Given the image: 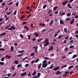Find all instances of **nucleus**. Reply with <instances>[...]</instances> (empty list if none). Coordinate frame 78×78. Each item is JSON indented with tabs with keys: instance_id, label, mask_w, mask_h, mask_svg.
I'll use <instances>...</instances> for the list:
<instances>
[{
	"instance_id": "nucleus-55",
	"label": "nucleus",
	"mask_w": 78,
	"mask_h": 78,
	"mask_svg": "<svg viewBox=\"0 0 78 78\" xmlns=\"http://www.w3.org/2000/svg\"><path fill=\"white\" fill-rule=\"evenodd\" d=\"M64 14H65V12H62V13L61 14V16H64Z\"/></svg>"
},
{
	"instance_id": "nucleus-10",
	"label": "nucleus",
	"mask_w": 78,
	"mask_h": 78,
	"mask_svg": "<svg viewBox=\"0 0 78 78\" xmlns=\"http://www.w3.org/2000/svg\"><path fill=\"white\" fill-rule=\"evenodd\" d=\"M13 64H19V61L17 60H16L13 63Z\"/></svg>"
},
{
	"instance_id": "nucleus-20",
	"label": "nucleus",
	"mask_w": 78,
	"mask_h": 78,
	"mask_svg": "<svg viewBox=\"0 0 78 78\" xmlns=\"http://www.w3.org/2000/svg\"><path fill=\"white\" fill-rule=\"evenodd\" d=\"M74 21H75V20L74 19H73L71 22L70 23V24L71 25H72V24H73V23H74Z\"/></svg>"
},
{
	"instance_id": "nucleus-36",
	"label": "nucleus",
	"mask_w": 78,
	"mask_h": 78,
	"mask_svg": "<svg viewBox=\"0 0 78 78\" xmlns=\"http://www.w3.org/2000/svg\"><path fill=\"white\" fill-rule=\"evenodd\" d=\"M25 51V50H23V51H19V53H23Z\"/></svg>"
},
{
	"instance_id": "nucleus-17",
	"label": "nucleus",
	"mask_w": 78,
	"mask_h": 78,
	"mask_svg": "<svg viewBox=\"0 0 78 78\" xmlns=\"http://www.w3.org/2000/svg\"><path fill=\"white\" fill-rule=\"evenodd\" d=\"M45 44H44V46H47V45H49V42H47Z\"/></svg>"
},
{
	"instance_id": "nucleus-44",
	"label": "nucleus",
	"mask_w": 78,
	"mask_h": 78,
	"mask_svg": "<svg viewBox=\"0 0 78 78\" xmlns=\"http://www.w3.org/2000/svg\"><path fill=\"white\" fill-rule=\"evenodd\" d=\"M39 59H36L35 60V63L37 62H38V61H39Z\"/></svg>"
},
{
	"instance_id": "nucleus-35",
	"label": "nucleus",
	"mask_w": 78,
	"mask_h": 78,
	"mask_svg": "<svg viewBox=\"0 0 78 78\" xmlns=\"http://www.w3.org/2000/svg\"><path fill=\"white\" fill-rule=\"evenodd\" d=\"M5 58L4 57H3L2 58L1 61H5Z\"/></svg>"
},
{
	"instance_id": "nucleus-63",
	"label": "nucleus",
	"mask_w": 78,
	"mask_h": 78,
	"mask_svg": "<svg viewBox=\"0 0 78 78\" xmlns=\"http://www.w3.org/2000/svg\"><path fill=\"white\" fill-rule=\"evenodd\" d=\"M48 64H51V62L50 61H48Z\"/></svg>"
},
{
	"instance_id": "nucleus-15",
	"label": "nucleus",
	"mask_w": 78,
	"mask_h": 78,
	"mask_svg": "<svg viewBox=\"0 0 78 78\" xmlns=\"http://www.w3.org/2000/svg\"><path fill=\"white\" fill-rule=\"evenodd\" d=\"M28 57H26L25 58H23L22 59V61H24V60L27 59H28Z\"/></svg>"
},
{
	"instance_id": "nucleus-56",
	"label": "nucleus",
	"mask_w": 78,
	"mask_h": 78,
	"mask_svg": "<svg viewBox=\"0 0 78 78\" xmlns=\"http://www.w3.org/2000/svg\"><path fill=\"white\" fill-rule=\"evenodd\" d=\"M34 53H32L30 54V56H34Z\"/></svg>"
},
{
	"instance_id": "nucleus-5",
	"label": "nucleus",
	"mask_w": 78,
	"mask_h": 78,
	"mask_svg": "<svg viewBox=\"0 0 78 78\" xmlns=\"http://www.w3.org/2000/svg\"><path fill=\"white\" fill-rule=\"evenodd\" d=\"M55 74L57 75H61V72L60 71H58L55 73Z\"/></svg>"
},
{
	"instance_id": "nucleus-60",
	"label": "nucleus",
	"mask_w": 78,
	"mask_h": 78,
	"mask_svg": "<svg viewBox=\"0 0 78 78\" xmlns=\"http://www.w3.org/2000/svg\"><path fill=\"white\" fill-rule=\"evenodd\" d=\"M30 37H31V36H30V35H29L28 36V39H30Z\"/></svg>"
},
{
	"instance_id": "nucleus-4",
	"label": "nucleus",
	"mask_w": 78,
	"mask_h": 78,
	"mask_svg": "<svg viewBox=\"0 0 78 78\" xmlns=\"http://www.w3.org/2000/svg\"><path fill=\"white\" fill-rule=\"evenodd\" d=\"M64 31L66 33H69V30H68L67 29V28H65L64 29Z\"/></svg>"
},
{
	"instance_id": "nucleus-38",
	"label": "nucleus",
	"mask_w": 78,
	"mask_h": 78,
	"mask_svg": "<svg viewBox=\"0 0 78 78\" xmlns=\"http://www.w3.org/2000/svg\"><path fill=\"white\" fill-rule=\"evenodd\" d=\"M17 13V10H15L13 14L14 15H16V13Z\"/></svg>"
},
{
	"instance_id": "nucleus-21",
	"label": "nucleus",
	"mask_w": 78,
	"mask_h": 78,
	"mask_svg": "<svg viewBox=\"0 0 78 78\" xmlns=\"http://www.w3.org/2000/svg\"><path fill=\"white\" fill-rule=\"evenodd\" d=\"M41 73H38L37 75V76H38V77H40V76H41Z\"/></svg>"
},
{
	"instance_id": "nucleus-33",
	"label": "nucleus",
	"mask_w": 78,
	"mask_h": 78,
	"mask_svg": "<svg viewBox=\"0 0 78 78\" xmlns=\"http://www.w3.org/2000/svg\"><path fill=\"white\" fill-rule=\"evenodd\" d=\"M10 49L11 51H13L14 50V47H13V46H12L11 47Z\"/></svg>"
},
{
	"instance_id": "nucleus-40",
	"label": "nucleus",
	"mask_w": 78,
	"mask_h": 78,
	"mask_svg": "<svg viewBox=\"0 0 78 78\" xmlns=\"http://www.w3.org/2000/svg\"><path fill=\"white\" fill-rule=\"evenodd\" d=\"M46 6H47V5H44L43 6V9H45L46 8Z\"/></svg>"
},
{
	"instance_id": "nucleus-30",
	"label": "nucleus",
	"mask_w": 78,
	"mask_h": 78,
	"mask_svg": "<svg viewBox=\"0 0 78 78\" xmlns=\"http://www.w3.org/2000/svg\"><path fill=\"white\" fill-rule=\"evenodd\" d=\"M34 34H35V36L36 37H37L38 36H39V34H38L34 33Z\"/></svg>"
},
{
	"instance_id": "nucleus-58",
	"label": "nucleus",
	"mask_w": 78,
	"mask_h": 78,
	"mask_svg": "<svg viewBox=\"0 0 78 78\" xmlns=\"http://www.w3.org/2000/svg\"><path fill=\"white\" fill-rule=\"evenodd\" d=\"M26 23H27V22H24L22 23L23 25H25V24H26Z\"/></svg>"
},
{
	"instance_id": "nucleus-18",
	"label": "nucleus",
	"mask_w": 78,
	"mask_h": 78,
	"mask_svg": "<svg viewBox=\"0 0 78 78\" xmlns=\"http://www.w3.org/2000/svg\"><path fill=\"white\" fill-rule=\"evenodd\" d=\"M11 27V25L7 26L5 27V29H8V28H9V27Z\"/></svg>"
},
{
	"instance_id": "nucleus-14",
	"label": "nucleus",
	"mask_w": 78,
	"mask_h": 78,
	"mask_svg": "<svg viewBox=\"0 0 78 78\" xmlns=\"http://www.w3.org/2000/svg\"><path fill=\"white\" fill-rule=\"evenodd\" d=\"M53 22H54L53 20H52L50 22V23H49V25H53Z\"/></svg>"
},
{
	"instance_id": "nucleus-19",
	"label": "nucleus",
	"mask_w": 78,
	"mask_h": 78,
	"mask_svg": "<svg viewBox=\"0 0 78 78\" xmlns=\"http://www.w3.org/2000/svg\"><path fill=\"white\" fill-rule=\"evenodd\" d=\"M5 34H6V33H2L0 34V36H3V35H5Z\"/></svg>"
},
{
	"instance_id": "nucleus-28",
	"label": "nucleus",
	"mask_w": 78,
	"mask_h": 78,
	"mask_svg": "<svg viewBox=\"0 0 78 78\" xmlns=\"http://www.w3.org/2000/svg\"><path fill=\"white\" fill-rule=\"evenodd\" d=\"M47 60H44L43 62V64H47Z\"/></svg>"
},
{
	"instance_id": "nucleus-42",
	"label": "nucleus",
	"mask_w": 78,
	"mask_h": 78,
	"mask_svg": "<svg viewBox=\"0 0 78 78\" xmlns=\"http://www.w3.org/2000/svg\"><path fill=\"white\" fill-rule=\"evenodd\" d=\"M20 36L21 39H22V38H23V35H22L21 34H20Z\"/></svg>"
},
{
	"instance_id": "nucleus-51",
	"label": "nucleus",
	"mask_w": 78,
	"mask_h": 78,
	"mask_svg": "<svg viewBox=\"0 0 78 78\" xmlns=\"http://www.w3.org/2000/svg\"><path fill=\"white\" fill-rule=\"evenodd\" d=\"M61 37H62V36H59V37L58 38V39H61Z\"/></svg>"
},
{
	"instance_id": "nucleus-47",
	"label": "nucleus",
	"mask_w": 78,
	"mask_h": 78,
	"mask_svg": "<svg viewBox=\"0 0 78 78\" xmlns=\"http://www.w3.org/2000/svg\"><path fill=\"white\" fill-rule=\"evenodd\" d=\"M12 3H13V2H10L8 4V5H12Z\"/></svg>"
},
{
	"instance_id": "nucleus-41",
	"label": "nucleus",
	"mask_w": 78,
	"mask_h": 78,
	"mask_svg": "<svg viewBox=\"0 0 78 78\" xmlns=\"http://www.w3.org/2000/svg\"><path fill=\"white\" fill-rule=\"evenodd\" d=\"M38 78V76L37 75H35L33 77V78Z\"/></svg>"
},
{
	"instance_id": "nucleus-43",
	"label": "nucleus",
	"mask_w": 78,
	"mask_h": 78,
	"mask_svg": "<svg viewBox=\"0 0 78 78\" xmlns=\"http://www.w3.org/2000/svg\"><path fill=\"white\" fill-rule=\"evenodd\" d=\"M71 15V14H70V13H68L67 14V17H69V16H70Z\"/></svg>"
},
{
	"instance_id": "nucleus-29",
	"label": "nucleus",
	"mask_w": 78,
	"mask_h": 78,
	"mask_svg": "<svg viewBox=\"0 0 78 78\" xmlns=\"http://www.w3.org/2000/svg\"><path fill=\"white\" fill-rule=\"evenodd\" d=\"M11 12H7L6 13V14L7 15H9V14H11Z\"/></svg>"
},
{
	"instance_id": "nucleus-45",
	"label": "nucleus",
	"mask_w": 78,
	"mask_h": 78,
	"mask_svg": "<svg viewBox=\"0 0 78 78\" xmlns=\"http://www.w3.org/2000/svg\"><path fill=\"white\" fill-rule=\"evenodd\" d=\"M5 49L3 48H0V51H5Z\"/></svg>"
},
{
	"instance_id": "nucleus-25",
	"label": "nucleus",
	"mask_w": 78,
	"mask_h": 78,
	"mask_svg": "<svg viewBox=\"0 0 78 78\" xmlns=\"http://www.w3.org/2000/svg\"><path fill=\"white\" fill-rule=\"evenodd\" d=\"M72 68H73V66H70L68 68V69H72Z\"/></svg>"
},
{
	"instance_id": "nucleus-7",
	"label": "nucleus",
	"mask_w": 78,
	"mask_h": 78,
	"mask_svg": "<svg viewBox=\"0 0 78 78\" xmlns=\"http://www.w3.org/2000/svg\"><path fill=\"white\" fill-rule=\"evenodd\" d=\"M59 69V66H57V67L54 68L53 69V70L54 71H56V70H58Z\"/></svg>"
},
{
	"instance_id": "nucleus-12",
	"label": "nucleus",
	"mask_w": 78,
	"mask_h": 78,
	"mask_svg": "<svg viewBox=\"0 0 78 78\" xmlns=\"http://www.w3.org/2000/svg\"><path fill=\"white\" fill-rule=\"evenodd\" d=\"M24 28L26 29L27 30H29V27L27 26H25L24 27Z\"/></svg>"
},
{
	"instance_id": "nucleus-50",
	"label": "nucleus",
	"mask_w": 78,
	"mask_h": 78,
	"mask_svg": "<svg viewBox=\"0 0 78 78\" xmlns=\"http://www.w3.org/2000/svg\"><path fill=\"white\" fill-rule=\"evenodd\" d=\"M23 54H20V55H18L17 56H18V57H20V56H22V55H23Z\"/></svg>"
},
{
	"instance_id": "nucleus-46",
	"label": "nucleus",
	"mask_w": 78,
	"mask_h": 78,
	"mask_svg": "<svg viewBox=\"0 0 78 78\" xmlns=\"http://www.w3.org/2000/svg\"><path fill=\"white\" fill-rule=\"evenodd\" d=\"M0 65H2H2H3V64H4V62H0Z\"/></svg>"
},
{
	"instance_id": "nucleus-49",
	"label": "nucleus",
	"mask_w": 78,
	"mask_h": 78,
	"mask_svg": "<svg viewBox=\"0 0 78 78\" xmlns=\"http://www.w3.org/2000/svg\"><path fill=\"white\" fill-rule=\"evenodd\" d=\"M22 66V65L21 64H19L17 65L18 67H21Z\"/></svg>"
},
{
	"instance_id": "nucleus-9",
	"label": "nucleus",
	"mask_w": 78,
	"mask_h": 78,
	"mask_svg": "<svg viewBox=\"0 0 78 78\" xmlns=\"http://www.w3.org/2000/svg\"><path fill=\"white\" fill-rule=\"evenodd\" d=\"M43 42L44 43H46V42H48V38H47L44 41H43Z\"/></svg>"
},
{
	"instance_id": "nucleus-22",
	"label": "nucleus",
	"mask_w": 78,
	"mask_h": 78,
	"mask_svg": "<svg viewBox=\"0 0 78 78\" xmlns=\"http://www.w3.org/2000/svg\"><path fill=\"white\" fill-rule=\"evenodd\" d=\"M76 57H77V55H76V54L75 55H73L72 58L73 59V58H76Z\"/></svg>"
},
{
	"instance_id": "nucleus-1",
	"label": "nucleus",
	"mask_w": 78,
	"mask_h": 78,
	"mask_svg": "<svg viewBox=\"0 0 78 78\" xmlns=\"http://www.w3.org/2000/svg\"><path fill=\"white\" fill-rule=\"evenodd\" d=\"M16 29V27H15L14 26H13L11 27L10 28H8L9 30H15V29Z\"/></svg>"
},
{
	"instance_id": "nucleus-32",
	"label": "nucleus",
	"mask_w": 78,
	"mask_h": 78,
	"mask_svg": "<svg viewBox=\"0 0 78 78\" xmlns=\"http://www.w3.org/2000/svg\"><path fill=\"white\" fill-rule=\"evenodd\" d=\"M17 74V72H15L12 75V76H15V75Z\"/></svg>"
},
{
	"instance_id": "nucleus-48",
	"label": "nucleus",
	"mask_w": 78,
	"mask_h": 78,
	"mask_svg": "<svg viewBox=\"0 0 78 78\" xmlns=\"http://www.w3.org/2000/svg\"><path fill=\"white\" fill-rule=\"evenodd\" d=\"M58 34L57 33H56L55 34L54 36L55 37H56V36H58Z\"/></svg>"
},
{
	"instance_id": "nucleus-11",
	"label": "nucleus",
	"mask_w": 78,
	"mask_h": 78,
	"mask_svg": "<svg viewBox=\"0 0 78 78\" xmlns=\"http://www.w3.org/2000/svg\"><path fill=\"white\" fill-rule=\"evenodd\" d=\"M36 73H37V72L36 71H34L33 72V73L32 74V75L33 76H34V75H36Z\"/></svg>"
},
{
	"instance_id": "nucleus-27",
	"label": "nucleus",
	"mask_w": 78,
	"mask_h": 78,
	"mask_svg": "<svg viewBox=\"0 0 78 78\" xmlns=\"http://www.w3.org/2000/svg\"><path fill=\"white\" fill-rule=\"evenodd\" d=\"M41 67V63H40L38 65V68L40 69Z\"/></svg>"
},
{
	"instance_id": "nucleus-34",
	"label": "nucleus",
	"mask_w": 78,
	"mask_h": 78,
	"mask_svg": "<svg viewBox=\"0 0 78 78\" xmlns=\"http://www.w3.org/2000/svg\"><path fill=\"white\" fill-rule=\"evenodd\" d=\"M57 8H58V6H56L54 8L53 10H55L56 9H57Z\"/></svg>"
},
{
	"instance_id": "nucleus-53",
	"label": "nucleus",
	"mask_w": 78,
	"mask_h": 78,
	"mask_svg": "<svg viewBox=\"0 0 78 78\" xmlns=\"http://www.w3.org/2000/svg\"><path fill=\"white\" fill-rule=\"evenodd\" d=\"M73 40H71L69 42V43H70L71 44H72V43H73Z\"/></svg>"
},
{
	"instance_id": "nucleus-64",
	"label": "nucleus",
	"mask_w": 78,
	"mask_h": 78,
	"mask_svg": "<svg viewBox=\"0 0 78 78\" xmlns=\"http://www.w3.org/2000/svg\"><path fill=\"white\" fill-rule=\"evenodd\" d=\"M76 34H78V30H77L76 31V32H75Z\"/></svg>"
},
{
	"instance_id": "nucleus-61",
	"label": "nucleus",
	"mask_w": 78,
	"mask_h": 78,
	"mask_svg": "<svg viewBox=\"0 0 78 78\" xmlns=\"http://www.w3.org/2000/svg\"><path fill=\"white\" fill-rule=\"evenodd\" d=\"M67 42V41L65 40L63 41V44H66Z\"/></svg>"
},
{
	"instance_id": "nucleus-3",
	"label": "nucleus",
	"mask_w": 78,
	"mask_h": 78,
	"mask_svg": "<svg viewBox=\"0 0 78 78\" xmlns=\"http://www.w3.org/2000/svg\"><path fill=\"white\" fill-rule=\"evenodd\" d=\"M48 66V64L47 63H43L42 67H44V68H45L47 66Z\"/></svg>"
},
{
	"instance_id": "nucleus-54",
	"label": "nucleus",
	"mask_w": 78,
	"mask_h": 78,
	"mask_svg": "<svg viewBox=\"0 0 78 78\" xmlns=\"http://www.w3.org/2000/svg\"><path fill=\"white\" fill-rule=\"evenodd\" d=\"M16 6H19V2H17L16 3Z\"/></svg>"
},
{
	"instance_id": "nucleus-59",
	"label": "nucleus",
	"mask_w": 78,
	"mask_h": 78,
	"mask_svg": "<svg viewBox=\"0 0 78 78\" xmlns=\"http://www.w3.org/2000/svg\"><path fill=\"white\" fill-rule=\"evenodd\" d=\"M73 47H74V46H70L69 47V48H73Z\"/></svg>"
},
{
	"instance_id": "nucleus-52",
	"label": "nucleus",
	"mask_w": 78,
	"mask_h": 78,
	"mask_svg": "<svg viewBox=\"0 0 78 78\" xmlns=\"http://www.w3.org/2000/svg\"><path fill=\"white\" fill-rule=\"evenodd\" d=\"M28 66H29V64H26L25 67H28Z\"/></svg>"
},
{
	"instance_id": "nucleus-6",
	"label": "nucleus",
	"mask_w": 78,
	"mask_h": 78,
	"mask_svg": "<svg viewBox=\"0 0 78 78\" xmlns=\"http://www.w3.org/2000/svg\"><path fill=\"white\" fill-rule=\"evenodd\" d=\"M68 2V1H66L62 3V5H66L67 3Z\"/></svg>"
},
{
	"instance_id": "nucleus-26",
	"label": "nucleus",
	"mask_w": 78,
	"mask_h": 78,
	"mask_svg": "<svg viewBox=\"0 0 78 78\" xmlns=\"http://www.w3.org/2000/svg\"><path fill=\"white\" fill-rule=\"evenodd\" d=\"M53 64H51V67H49L50 69H53Z\"/></svg>"
},
{
	"instance_id": "nucleus-62",
	"label": "nucleus",
	"mask_w": 78,
	"mask_h": 78,
	"mask_svg": "<svg viewBox=\"0 0 78 78\" xmlns=\"http://www.w3.org/2000/svg\"><path fill=\"white\" fill-rule=\"evenodd\" d=\"M69 39V37L67 36L66 37H65V39L67 40L68 39Z\"/></svg>"
},
{
	"instance_id": "nucleus-13",
	"label": "nucleus",
	"mask_w": 78,
	"mask_h": 78,
	"mask_svg": "<svg viewBox=\"0 0 78 78\" xmlns=\"http://www.w3.org/2000/svg\"><path fill=\"white\" fill-rule=\"evenodd\" d=\"M53 49V47L52 46H51L50 48L48 50V51H50V50H52Z\"/></svg>"
},
{
	"instance_id": "nucleus-24",
	"label": "nucleus",
	"mask_w": 78,
	"mask_h": 78,
	"mask_svg": "<svg viewBox=\"0 0 78 78\" xmlns=\"http://www.w3.org/2000/svg\"><path fill=\"white\" fill-rule=\"evenodd\" d=\"M70 18H67L65 20L66 21H70Z\"/></svg>"
},
{
	"instance_id": "nucleus-37",
	"label": "nucleus",
	"mask_w": 78,
	"mask_h": 78,
	"mask_svg": "<svg viewBox=\"0 0 78 78\" xmlns=\"http://www.w3.org/2000/svg\"><path fill=\"white\" fill-rule=\"evenodd\" d=\"M60 24H64V23L62 21V20H60Z\"/></svg>"
},
{
	"instance_id": "nucleus-2",
	"label": "nucleus",
	"mask_w": 78,
	"mask_h": 78,
	"mask_svg": "<svg viewBox=\"0 0 78 78\" xmlns=\"http://www.w3.org/2000/svg\"><path fill=\"white\" fill-rule=\"evenodd\" d=\"M35 48V49L34 50H35V53H37V48H38V47L36 46L35 47L34 46L33 47V49H34Z\"/></svg>"
},
{
	"instance_id": "nucleus-23",
	"label": "nucleus",
	"mask_w": 78,
	"mask_h": 78,
	"mask_svg": "<svg viewBox=\"0 0 78 78\" xmlns=\"http://www.w3.org/2000/svg\"><path fill=\"white\" fill-rule=\"evenodd\" d=\"M42 40H43V38H40V39H38L37 40L38 42H41V41H42Z\"/></svg>"
},
{
	"instance_id": "nucleus-39",
	"label": "nucleus",
	"mask_w": 78,
	"mask_h": 78,
	"mask_svg": "<svg viewBox=\"0 0 78 78\" xmlns=\"http://www.w3.org/2000/svg\"><path fill=\"white\" fill-rule=\"evenodd\" d=\"M67 65H65L63 66H62L61 67V69H63V68H64V67H66V66H67Z\"/></svg>"
},
{
	"instance_id": "nucleus-31",
	"label": "nucleus",
	"mask_w": 78,
	"mask_h": 78,
	"mask_svg": "<svg viewBox=\"0 0 78 78\" xmlns=\"http://www.w3.org/2000/svg\"><path fill=\"white\" fill-rule=\"evenodd\" d=\"M65 51L66 52V51H67V50H68V48L67 47L66 48H65Z\"/></svg>"
},
{
	"instance_id": "nucleus-57",
	"label": "nucleus",
	"mask_w": 78,
	"mask_h": 78,
	"mask_svg": "<svg viewBox=\"0 0 78 78\" xmlns=\"http://www.w3.org/2000/svg\"><path fill=\"white\" fill-rule=\"evenodd\" d=\"M31 76V73H30V72H29L28 74V76Z\"/></svg>"
},
{
	"instance_id": "nucleus-16",
	"label": "nucleus",
	"mask_w": 78,
	"mask_h": 78,
	"mask_svg": "<svg viewBox=\"0 0 78 78\" xmlns=\"http://www.w3.org/2000/svg\"><path fill=\"white\" fill-rule=\"evenodd\" d=\"M67 6L68 7H69V8L70 9H72V7L70 6V4H68L67 5Z\"/></svg>"
},
{
	"instance_id": "nucleus-8",
	"label": "nucleus",
	"mask_w": 78,
	"mask_h": 78,
	"mask_svg": "<svg viewBox=\"0 0 78 78\" xmlns=\"http://www.w3.org/2000/svg\"><path fill=\"white\" fill-rule=\"evenodd\" d=\"M25 75H27V72H24L23 73H22L21 75L20 76H23Z\"/></svg>"
}]
</instances>
